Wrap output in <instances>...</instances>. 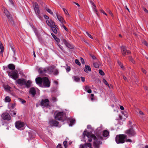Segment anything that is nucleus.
<instances>
[{"label": "nucleus", "mask_w": 148, "mask_h": 148, "mask_svg": "<svg viewBox=\"0 0 148 148\" xmlns=\"http://www.w3.org/2000/svg\"><path fill=\"white\" fill-rule=\"evenodd\" d=\"M127 136L126 134L117 135L115 138V140L117 144H123L125 142V140L127 138Z\"/></svg>", "instance_id": "nucleus-1"}, {"label": "nucleus", "mask_w": 148, "mask_h": 148, "mask_svg": "<svg viewBox=\"0 0 148 148\" xmlns=\"http://www.w3.org/2000/svg\"><path fill=\"white\" fill-rule=\"evenodd\" d=\"M55 67V66L52 65L45 68H40L38 69V72L40 74L47 73L49 74H51Z\"/></svg>", "instance_id": "nucleus-2"}, {"label": "nucleus", "mask_w": 148, "mask_h": 148, "mask_svg": "<svg viewBox=\"0 0 148 148\" xmlns=\"http://www.w3.org/2000/svg\"><path fill=\"white\" fill-rule=\"evenodd\" d=\"M84 137L86 136L88 137L89 141L91 142L92 140V138L95 140L97 138L94 134H91L90 132H88L86 130H85L83 133Z\"/></svg>", "instance_id": "nucleus-3"}, {"label": "nucleus", "mask_w": 148, "mask_h": 148, "mask_svg": "<svg viewBox=\"0 0 148 148\" xmlns=\"http://www.w3.org/2000/svg\"><path fill=\"white\" fill-rule=\"evenodd\" d=\"M15 127L19 130H23L25 128V125L23 122L21 121H17L15 123Z\"/></svg>", "instance_id": "nucleus-4"}, {"label": "nucleus", "mask_w": 148, "mask_h": 148, "mask_svg": "<svg viewBox=\"0 0 148 148\" xmlns=\"http://www.w3.org/2000/svg\"><path fill=\"white\" fill-rule=\"evenodd\" d=\"M125 133L129 137L134 136L136 135V132L132 128L127 130L125 132Z\"/></svg>", "instance_id": "nucleus-5"}, {"label": "nucleus", "mask_w": 148, "mask_h": 148, "mask_svg": "<svg viewBox=\"0 0 148 148\" xmlns=\"http://www.w3.org/2000/svg\"><path fill=\"white\" fill-rule=\"evenodd\" d=\"M9 76L14 80H16L18 77V74L16 71H14L12 73L9 72Z\"/></svg>", "instance_id": "nucleus-6"}, {"label": "nucleus", "mask_w": 148, "mask_h": 148, "mask_svg": "<svg viewBox=\"0 0 148 148\" xmlns=\"http://www.w3.org/2000/svg\"><path fill=\"white\" fill-rule=\"evenodd\" d=\"M55 118L56 120H62V117L64 115V113L63 112H59L56 114L54 113Z\"/></svg>", "instance_id": "nucleus-7"}, {"label": "nucleus", "mask_w": 148, "mask_h": 148, "mask_svg": "<svg viewBox=\"0 0 148 148\" xmlns=\"http://www.w3.org/2000/svg\"><path fill=\"white\" fill-rule=\"evenodd\" d=\"M2 10L9 21L10 22L12 21V18L11 16V14L5 8L3 7Z\"/></svg>", "instance_id": "nucleus-8"}, {"label": "nucleus", "mask_w": 148, "mask_h": 148, "mask_svg": "<svg viewBox=\"0 0 148 148\" xmlns=\"http://www.w3.org/2000/svg\"><path fill=\"white\" fill-rule=\"evenodd\" d=\"M41 106L47 107L49 106V101L47 99H42L40 102Z\"/></svg>", "instance_id": "nucleus-9"}, {"label": "nucleus", "mask_w": 148, "mask_h": 148, "mask_svg": "<svg viewBox=\"0 0 148 148\" xmlns=\"http://www.w3.org/2000/svg\"><path fill=\"white\" fill-rule=\"evenodd\" d=\"M42 83L45 87H49L50 86V82L47 77H43Z\"/></svg>", "instance_id": "nucleus-10"}, {"label": "nucleus", "mask_w": 148, "mask_h": 148, "mask_svg": "<svg viewBox=\"0 0 148 148\" xmlns=\"http://www.w3.org/2000/svg\"><path fill=\"white\" fill-rule=\"evenodd\" d=\"M121 48L122 53L124 56H125L126 55H128L131 53V52L129 50H127L126 48L124 46H121Z\"/></svg>", "instance_id": "nucleus-11"}, {"label": "nucleus", "mask_w": 148, "mask_h": 148, "mask_svg": "<svg viewBox=\"0 0 148 148\" xmlns=\"http://www.w3.org/2000/svg\"><path fill=\"white\" fill-rule=\"evenodd\" d=\"M33 6L36 14L39 16L40 14V11L39 9V7L38 4L36 2L33 5Z\"/></svg>", "instance_id": "nucleus-12"}, {"label": "nucleus", "mask_w": 148, "mask_h": 148, "mask_svg": "<svg viewBox=\"0 0 148 148\" xmlns=\"http://www.w3.org/2000/svg\"><path fill=\"white\" fill-rule=\"evenodd\" d=\"M1 117L3 120H10L11 119V117L8 113L5 112L3 113L2 114Z\"/></svg>", "instance_id": "nucleus-13"}, {"label": "nucleus", "mask_w": 148, "mask_h": 148, "mask_svg": "<svg viewBox=\"0 0 148 148\" xmlns=\"http://www.w3.org/2000/svg\"><path fill=\"white\" fill-rule=\"evenodd\" d=\"M62 40L63 41V43L67 47L71 49H73L74 47L73 46L69 43L66 40L64 39H63Z\"/></svg>", "instance_id": "nucleus-14"}, {"label": "nucleus", "mask_w": 148, "mask_h": 148, "mask_svg": "<svg viewBox=\"0 0 148 148\" xmlns=\"http://www.w3.org/2000/svg\"><path fill=\"white\" fill-rule=\"evenodd\" d=\"M102 144V142L99 140V139H97L94 142L93 145L95 148H99V145Z\"/></svg>", "instance_id": "nucleus-15"}, {"label": "nucleus", "mask_w": 148, "mask_h": 148, "mask_svg": "<svg viewBox=\"0 0 148 148\" xmlns=\"http://www.w3.org/2000/svg\"><path fill=\"white\" fill-rule=\"evenodd\" d=\"M49 124L51 126H57L59 124L58 121H49Z\"/></svg>", "instance_id": "nucleus-16"}, {"label": "nucleus", "mask_w": 148, "mask_h": 148, "mask_svg": "<svg viewBox=\"0 0 148 148\" xmlns=\"http://www.w3.org/2000/svg\"><path fill=\"white\" fill-rule=\"evenodd\" d=\"M56 16L58 19L59 21L61 23H66V22L61 16L56 14Z\"/></svg>", "instance_id": "nucleus-17"}, {"label": "nucleus", "mask_w": 148, "mask_h": 148, "mask_svg": "<svg viewBox=\"0 0 148 148\" xmlns=\"http://www.w3.org/2000/svg\"><path fill=\"white\" fill-rule=\"evenodd\" d=\"M17 83L21 85H24L25 84V79H20L16 81Z\"/></svg>", "instance_id": "nucleus-18"}, {"label": "nucleus", "mask_w": 148, "mask_h": 148, "mask_svg": "<svg viewBox=\"0 0 148 148\" xmlns=\"http://www.w3.org/2000/svg\"><path fill=\"white\" fill-rule=\"evenodd\" d=\"M47 24L49 26L52 27L55 25V23L51 20H47L46 21Z\"/></svg>", "instance_id": "nucleus-19"}, {"label": "nucleus", "mask_w": 148, "mask_h": 148, "mask_svg": "<svg viewBox=\"0 0 148 148\" xmlns=\"http://www.w3.org/2000/svg\"><path fill=\"white\" fill-rule=\"evenodd\" d=\"M29 92L32 94V96L34 97L36 93V91L34 88H31L30 89Z\"/></svg>", "instance_id": "nucleus-20"}, {"label": "nucleus", "mask_w": 148, "mask_h": 148, "mask_svg": "<svg viewBox=\"0 0 148 148\" xmlns=\"http://www.w3.org/2000/svg\"><path fill=\"white\" fill-rule=\"evenodd\" d=\"M42 81L43 78L38 77L36 79V83L40 85L42 83Z\"/></svg>", "instance_id": "nucleus-21"}, {"label": "nucleus", "mask_w": 148, "mask_h": 148, "mask_svg": "<svg viewBox=\"0 0 148 148\" xmlns=\"http://www.w3.org/2000/svg\"><path fill=\"white\" fill-rule=\"evenodd\" d=\"M84 90L85 91H87V92L89 93H90L92 92V90L90 89V86L88 85H86L85 87Z\"/></svg>", "instance_id": "nucleus-22"}, {"label": "nucleus", "mask_w": 148, "mask_h": 148, "mask_svg": "<svg viewBox=\"0 0 148 148\" xmlns=\"http://www.w3.org/2000/svg\"><path fill=\"white\" fill-rule=\"evenodd\" d=\"M0 49L1 51L0 52V53L2 56H3V52L4 50V47L1 41H0Z\"/></svg>", "instance_id": "nucleus-23"}, {"label": "nucleus", "mask_w": 148, "mask_h": 148, "mask_svg": "<svg viewBox=\"0 0 148 148\" xmlns=\"http://www.w3.org/2000/svg\"><path fill=\"white\" fill-rule=\"evenodd\" d=\"M84 71L88 73V71H91V69L90 67L88 65H85V67L84 68Z\"/></svg>", "instance_id": "nucleus-24"}, {"label": "nucleus", "mask_w": 148, "mask_h": 148, "mask_svg": "<svg viewBox=\"0 0 148 148\" xmlns=\"http://www.w3.org/2000/svg\"><path fill=\"white\" fill-rule=\"evenodd\" d=\"M31 83L32 82L30 80H28L27 82L25 80V85L26 87L28 88L30 86Z\"/></svg>", "instance_id": "nucleus-25"}, {"label": "nucleus", "mask_w": 148, "mask_h": 148, "mask_svg": "<svg viewBox=\"0 0 148 148\" xmlns=\"http://www.w3.org/2000/svg\"><path fill=\"white\" fill-rule=\"evenodd\" d=\"M56 26H57L55 25L51 27V29L52 30V31L53 32L56 34L57 33V31L56 29Z\"/></svg>", "instance_id": "nucleus-26"}, {"label": "nucleus", "mask_w": 148, "mask_h": 148, "mask_svg": "<svg viewBox=\"0 0 148 148\" xmlns=\"http://www.w3.org/2000/svg\"><path fill=\"white\" fill-rule=\"evenodd\" d=\"M8 68L10 69L14 70L15 68V66L12 64H10L8 65Z\"/></svg>", "instance_id": "nucleus-27"}, {"label": "nucleus", "mask_w": 148, "mask_h": 148, "mask_svg": "<svg viewBox=\"0 0 148 148\" xmlns=\"http://www.w3.org/2000/svg\"><path fill=\"white\" fill-rule=\"evenodd\" d=\"M109 132L108 131L105 130L103 131V136L104 137H107L109 135Z\"/></svg>", "instance_id": "nucleus-28"}, {"label": "nucleus", "mask_w": 148, "mask_h": 148, "mask_svg": "<svg viewBox=\"0 0 148 148\" xmlns=\"http://www.w3.org/2000/svg\"><path fill=\"white\" fill-rule=\"evenodd\" d=\"M124 116H121V115H119V117L120 119L121 120H122V119H126L125 118H122V117H125L126 118H127L128 116V114H127L125 113L124 114Z\"/></svg>", "instance_id": "nucleus-29"}, {"label": "nucleus", "mask_w": 148, "mask_h": 148, "mask_svg": "<svg viewBox=\"0 0 148 148\" xmlns=\"http://www.w3.org/2000/svg\"><path fill=\"white\" fill-rule=\"evenodd\" d=\"M15 103H11L9 105V107L10 109H12L15 108Z\"/></svg>", "instance_id": "nucleus-30"}, {"label": "nucleus", "mask_w": 148, "mask_h": 148, "mask_svg": "<svg viewBox=\"0 0 148 148\" xmlns=\"http://www.w3.org/2000/svg\"><path fill=\"white\" fill-rule=\"evenodd\" d=\"M139 116H140V117L143 118L145 116V114L142 111L139 110Z\"/></svg>", "instance_id": "nucleus-31"}, {"label": "nucleus", "mask_w": 148, "mask_h": 148, "mask_svg": "<svg viewBox=\"0 0 148 148\" xmlns=\"http://www.w3.org/2000/svg\"><path fill=\"white\" fill-rule=\"evenodd\" d=\"M53 74L55 75H57L59 74L58 70L57 69H55L53 71Z\"/></svg>", "instance_id": "nucleus-32"}, {"label": "nucleus", "mask_w": 148, "mask_h": 148, "mask_svg": "<svg viewBox=\"0 0 148 148\" xmlns=\"http://www.w3.org/2000/svg\"><path fill=\"white\" fill-rule=\"evenodd\" d=\"M75 121H69L68 122V123L69 124V125L70 126H72L75 123Z\"/></svg>", "instance_id": "nucleus-33"}, {"label": "nucleus", "mask_w": 148, "mask_h": 148, "mask_svg": "<svg viewBox=\"0 0 148 148\" xmlns=\"http://www.w3.org/2000/svg\"><path fill=\"white\" fill-rule=\"evenodd\" d=\"M73 78L74 79L75 81L78 82L80 80V79L77 76H74Z\"/></svg>", "instance_id": "nucleus-34"}, {"label": "nucleus", "mask_w": 148, "mask_h": 148, "mask_svg": "<svg viewBox=\"0 0 148 148\" xmlns=\"http://www.w3.org/2000/svg\"><path fill=\"white\" fill-rule=\"evenodd\" d=\"M85 146L86 147V148H87V147H88L89 148H91V145L90 143H86L85 144Z\"/></svg>", "instance_id": "nucleus-35"}, {"label": "nucleus", "mask_w": 148, "mask_h": 148, "mask_svg": "<svg viewBox=\"0 0 148 148\" xmlns=\"http://www.w3.org/2000/svg\"><path fill=\"white\" fill-rule=\"evenodd\" d=\"M5 100L6 102H9L11 101L10 97L8 96H7L5 98Z\"/></svg>", "instance_id": "nucleus-36"}, {"label": "nucleus", "mask_w": 148, "mask_h": 148, "mask_svg": "<svg viewBox=\"0 0 148 148\" xmlns=\"http://www.w3.org/2000/svg\"><path fill=\"white\" fill-rule=\"evenodd\" d=\"M93 65L95 68H98L99 67V64L96 62L93 63Z\"/></svg>", "instance_id": "nucleus-37"}, {"label": "nucleus", "mask_w": 148, "mask_h": 148, "mask_svg": "<svg viewBox=\"0 0 148 148\" xmlns=\"http://www.w3.org/2000/svg\"><path fill=\"white\" fill-rule=\"evenodd\" d=\"M4 88L6 90H9L10 89V87L9 86L7 85L5 86Z\"/></svg>", "instance_id": "nucleus-38"}, {"label": "nucleus", "mask_w": 148, "mask_h": 148, "mask_svg": "<svg viewBox=\"0 0 148 148\" xmlns=\"http://www.w3.org/2000/svg\"><path fill=\"white\" fill-rule=\"evenodd\" d=\"M75 62L77 65L80 66L81 64L79 61L77 59H76L75 60Z\"/></svg>", "instance_id": "nucleus-39"}, {"label": "nucleus", "mask_w": 148, "mask_h": 148, "mask_svg": "<svg viewBox=\"0 0 148 148\" xmlns=\"http://www.w3.org/2000/svg\"><path fill=\"white\" fill-rule=\"evenodd\" d=\"M9 45H10V47L12 49V50L14 51V46L12 44V43H9Z\"/></svg>", "instance_id": "nucleus-40"}, {"label": "nucleus", "mask_w": 148, "mask_h": 148, "mask_svg": "<svg viewBox=\"0 0 148 148\" xmlns=\"http://www.w3.org/2000/svg\"><path fill=\"white\" fill-rule=\"evenodd\" d=\"M46 10L47 12L51 14L52 15H53V13L51 10L48 8H46Z\"/></svg>", "instance_id": "nucleus-41"}, {"label": "nucleus", "mask_w": 148, "mask_h": 148, "mask_svg": "<svg viewBox=\"0 0 148 148\" xmlns=\"http://www.w3.org/2000/svg\"><path fill=\"white\" fill-rule=\"evenodd\" d=\"M103 82L104 83V84L107 86L109 87H110L107 81L105 79H103Z\"/></svg>", "instance_id": "nucleus-42"}, {"label": "nucleus", "mask_w": 148, "mask_h": 148, "mask_svg": "<svg viewBox=\"0 0 148 148\" xmlns=\"http://www.w3.org/2000/svg\"><path fill=\"white\" fill-rule=\"evenodd\" d=\"M129 60L132 63H135V61L132 57H129Z\"/></svg>", "instance_id": "nucleus-43"}, {"label": "nucleus", "mask_w": 148, "mask_h": 148, "mask_svg": "<svg viewBox=\"0 0 148 148\" xmlns=\"http://www.w3.org/2000/svg\"><path fill=\"white\" fill-rule=\"evenodd\" d=\"M10 114L12 116H14V115H15L16 114V112H15L13 111H11V112H10Z\"/></svg>", "instance_id": "nucleus-44"}, {"label": "nucleus", "mask_w": 148, "mask_h": 148, "mask_svg": "<svg viewBox=\"0 0 148 148\" xmlns=\"http://www.w3.org/2000/svg\"><path fill=\"white\" fill-rule=\"evenodd\" d=\"M99 72L100 75H104V72L101 70H99Z\"/></svg>", "instance_id": "nucleus-45"}, {"label": "nucleus", "mask_w": 148, "mask_h": 148, "mask_svg": "<svg viewBox=\"0 0 148 148\" xmlns=\"http://www.w3.org/2000/svg\"><path fill=\"white\" fill-rule=\"evenodd\" d=\"M118 63L119 65L121 66V68H122V69H123V68H124L123 65L122 63H121L119 61H118Z\"/></svg>", "instance_id": "nucleus-46"}, {"label": "nucleus", "mask_w": 148, "mask_h": 148, "mask_svg": "<svg viewBox=\"0 0 148 148\" xmlns=\"http://www.w3.org/2000/svg\"><path fill=\"white\" fill-rule=\"evenodd\" d=\"M127 138L125 139V142H130V143H132V140L130 139H127Z\"/></svg>", "instance_id": "nucleus-47"}, {"label": "nucleus", "mask_w": 148, "mask_h": 148, "mask_svg": "<svg viewBox=\"0 0 148 148\" xmlns=\"http://www.w3.org/2000/svg\"><path fill=\"white\" fill-rule=\"evenodd\" d=\"M67 141H64L63 142V144L65 148H66L67 147Z\"/></svg>", "instance_id": "nucleus-48"}, {"label": "nucleus", "mask_w": 148, "mask_h": 148, "mask_svg": "<svg viewBox=\"0 0 148 148\" xmlns=\"http://www.w3.org/2000/svg\"><path fill=\"white\" fill-rule=\"evenodd\" d=\"M86 34L90 38H91V39H93V38L92 37V36H91V35L89 34V33L88 32H86Z\"/></svg>", "instance_id": "nucleus-49"}, {"label": "nucleus", "mask_w": 148, "mask_h": 148, "mask_svg": "<svg viewBox=\"0 0 148 148\" xmlns=\"http://www.w3.org/2000/svg\"><path fill=\"white\" fill-rule=\"evenodd\" d=\"M59 46V48L61 49V50L62 51H63V47L58 43H57V44Z\"/></svg>", "instance_id": "nucleus-50"}, {"label": "nucleus", "mask_w": 148, "mask_h": 148, "mask_svg": "<svg viewBox=\"0 0 148 148\" xmlns=\"http://www.w3.org/2000/svg\"><path fill=\"white\" fill-rule=\"evenodd\" d=\"M143 43L146 46H148V44L144 40L143 42Z\"/></svg>", "instance_id": "nucleus-51"}, {"label": "nucleus", "mask_w": 148, "mask_h": 148, "mask_svg": "<svg viewBox=\"0 0 148 148\" xmlns=\"http://www.w3.org/2000/svg\"><path fill=\"white\" fill-rule=\"evenodd\" d=\"M55 40L57 41L58 42H60V40L57 37H56L55 38V39H54Z\"/></svg>", "instance_id": "nucleus-52"}, {"label": "nucleus", "mask_w": 148, "mask_h": 148, "mask_svg": "<svg viewBox=\"0 0 148 148\" xmlns=\"http://www.w3.org/2000/svg\"><path fill=\"white\" fill-rule=\"evenodd\" d=\"M67 120H75V119L72 117L69 118L67 119Z\"/></svg>", "instance_id": "nucleus-53"}, {"label": "nucleus", "mask_w": 148, "mask_h": 148, "mask_svg": "<svg viewBox=\"0 0 148 148\" xmlns=\"http://www.w3.org/2000/svg\"><path fill=\"white\" fill-rule=\"evenodd\" d=\"M80 60L81 61L82 63L83 64H84L85 63V62H84V61L83 59L82 58H80Z\"/></svg>", "instance_id": "nucleus-54"}, {"label": "nucleus", "mask_w": 148, "mask_h": 148, "mask_svg": "<svg viewBox=\"0 0 148 148\" xmlns=\"http://www.w3.org/2000/svg\"><path fill=\"white\" fill-rule=\"evenodd\" d=\"M20 100L22 103H26V101L21 99H20Z\"/></svg>", "instance_id": "nucleus-55"}, {"label": "nucleus", "mask_w": 148, "mask_h": 148, "mask_svg": "<svg viewBox=\"0 0 148 148\" xmlns=\"http://www.w3.org/2000/svg\"><path fill=\"white\" fill-rule=\"evenodd\" d=\"M108 12L112 17H113V14L112 12L110 10H109L108 11Z\"/></svg>", "instance_id": "nucleus-56"}, {"label": "nucleus", "mask_w": 148, "mask_h": 148, "mask_svg": "<svg viewBox=\"0 0 148 148\" xmlns=\"http://www.w3.org/2000/svg\"><path fill=\"white\" fill-rule=\"evenodd\" d=\"M66 70L67 72H69L70 71V67L69 66H68L66 69Z\"/></svg>", "instance_id": "nucleus-57"}, {"label": "nucleus", "mask_w": 148, "mask_h": 148, "mask_svg": "<svg viewBox=\"0 0 148 148\" xmlns=\"http://www.w3.org/2000/svg\"><path fill=\"white\" fill-rule=\"evenodd\" d=\"M52 100L54 102L56 101H57L56 98L54 97H52Z\"/></svg>", "instance_id": "nucleus-58"}, {"label": "nucleus", "mask_w": 148, "mask_h": 148, "mask_svg": "<svg viewBox=\"0 0 148 148\" xmlns=\"http://www.w3.org/2000/svg\"><path fill=\"white\" fill-rule=\"evenodd\" d=\"M92 8L93 10V11L96 12H97V10H96V8H95V7H94V6H92Z\"/></svg>", "instance_id": "nucleus-59"}, {"label": "nucleus", "mask_w": 148, "mask_h": 148, "mask_svg": "<svg viewBox=\"0 0 148 148\" xmlns=\"http://www.w3.org/2000/svg\"><path fill=\"white\" fill-rule=\"evenodd\" d=\"M63 10L64 12V13L66 14H67L68 13V11L67 10L63 8Z\"/></svg>", "instance_id": "nucleus-60"}, {"label": "nucleus", "mask_w": 148, "mask_h": 148, "mask_svg": "<svg viewBox=\"0 0 148 148\" xmlns=\"http://www.w3.org/2000/svg\"><path fill=\"white\" fill-rule=\"evenodd\" d=\"M85 147V144L84 145H80V148H84V147Z\"/></svg>", "instance_id": "nucleus-61"}, {"label": "nucleus", "mask_w": 148, "mask_h": 148, "mask_svg": "<svg viewBox=\"0 0 148 148\" xmlns=\"http://www.w3.org/2000/svg\"><path fill=\"white\" fill-rule=\"evenodd\" d=\"M81 78L82 81L83 82H84V81H85V78L84 77H81Z\"/></svg>", "instance_id": "nucleus-62"}, {"label": "nucleus", "mask_w": 148, "mask_h": 148, "mask_svg": "<svg viewBox=\"0 0 148 148\" xmlns=\"http://www.w3.org/2000/svg\"><path fill=\"white\" fill-rule=\"evenodd\" d=\"M62 147L61 145L59 144L57 146V148H61Z\"/></svg>", "instance_id": "nucleus-63"}, {"label": "nucleus", "mask_w": 148, "mask_h": 148, "mask_svg": "<svg viewBox=\"0 0 148 148\" xmlns=\"http://www.w3.org/2000/svg\"><path fill=\"white\" fill-rule=\"evenodd\" d=\"M62 147L61 145L59 144L57 146V148H61Z\"/></svg>", "instance_id": "nucleus-64"}]
</instances>
